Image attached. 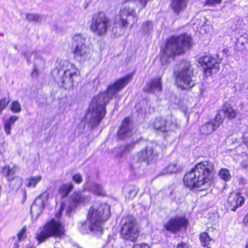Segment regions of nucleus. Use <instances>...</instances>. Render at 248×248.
<instances>
[{
	"mask_svg": "<svg viewBox=\"0 0 248 248\" xmlns=\"http://www.w3.org/2000/svg\"><path fill=\"white\" fill-rule=\"evenodd\" d=\"M111 216L110 207L106 203H101L97 206H91L86 215V221L91 232L103 233V225Z\"/></svg>",
	"mask_w": 248,
	"mask_h": 248,
	"instance_id": "5",
	"label": "nucleus"
},
{
	"mask_svg": "<svg viewBox=\"0 0 248 248\" xmlns=\"http://www.w3.org/2000/svg\"><path fill=\"white\" fill-rule=\"evenodd\" d=\"M193 45L191 36L186 33L169 37L165 45L160 47L159 60L161 64H168L170 58L174 59L176 56L184 54L186 50L192 47Z\"/></svg>",
	"mask_w": 248,
	"mask_h": 248,
	"instance_id": "3",
	"label": "nucleus"
},
{
	"mask_svg": "<svg viewBox=\"0 0 248 248\" xmlns=\"http://www.w3.org/2000/svg\"><path fill=\"white\" fill-rule=\"evenodd\" d=\"M223 121L224 119L220 113H217L214 119L211 120L200 127V131L201 134L206 136L212 134L216 129L223 124Z\"/></svg>",
	"mask_w": 248,
	"mask_h": 248,
	"instance_id": "14",
	"label": "nucleus"
},
{
	"mask_svg": "<svg viewBox=\"0 0 248 248\" xmlns=\"http://www.w3.org/2000/svg\"><path fill=\"white\" fill-rule=\"evenodd\" d=\"M163 91L162 77L159 76L151 79L147 83L144 91L147 93H155V92H161Z\"/></svg>",
	"mask_w": 248,
	"mask_h": 248,
	"instance_id": "17",
	"label": "nucleus"
},
{
	"mask_svg": "<svg viewBox=\"0 0 248 248\" xmlns=\"http://www.w3.org/2000/svg\"><path fill=\"white\" fill-rule=\"evenodd\" d=\"M26 227L23 226L17 234V241H16L12 248H19V242L26 237Z\"/></svg>",
	"mask_w": 248,
	"mask_h": 248,
	"instance_id": "26",
	"label": "nucleus"
},
{
	"mask_svg": "<svg viewBox=\"0 0 248 248\" xmlns=\"http://www.w3.org/2000/svg\"><path fill=\"white\" fill-rule=\"evenodd\" d=\"M84 201V198L79 191H75L70 197V205L69 207L76 208L77 206Z\"/></svg>",
	"mask_w": 248,
	"mask_h": 248,
	"instance_id": "20",
	"label": "nucleus"
},
{
	"mask_svg": "<svg viewBox=\"0 0 248 248\" xmlns=\"http://www.w3.org/2000/svg\"><path fill=\"white\" fill-rule=\"evenodd\" d=\"M42 177L41 175L31 176L28 178L26 180L25 186L27 187L34 188L38 183L41 181Z\"/></svg>",
	"mask_w": 248,
	"mask_h": 248,
	"instance_id": "25",
	"label": "nucleus"
},
{
	"mask_svg": "<svg viewBox=\"0 0 248 248\" xmlns=\"http://www.w3.org/2000/svg\"><path fill=\"white\" fill-rule=\"evenodd\" d=\"M130 123V119L129 117H125L123 120L117 132V135L120 139H124L132 131V128L129 125Z\"/></svg>",
	"mask_w": 248,
	"mask_h": 248,
	"instance_id": "18",
	"label": "nucleus"
},
{
	"mask_svg": "<svg viewBox=\"0 0 248 248\" xmlns=\"http://www.w3.org/2000/svg\"><path fill=\"white\" fill-rule=\"evenodd\" d=\"M65 230L62 222L51 219L46 223L37 233L35 238L41 244L49 237L61 238L64 235Z\"/></svg>",
	"mask_w": 248,
	"mask_h": 248,
	"instance_id": "8",
	"label": "nucleus"
},
{
	"mask_svg": "<svg viewBox=\"0 0 248 248\" xmlns=\"http://www.w3.org/2000/svg\"><path fill=\"white\" fill-rule=\"evenodd\" d=\"M222 111L225 116L229 119H231L232 118V107L230 105L225 103L223 106Z\"/></svg>",
	"mask_w": 248,
	"mask_h": 248,
	"instance_id": "29",
	"label": "nucleus"
},
{
	"mask_svg": "<svg viewBox=\"0 0 248 248\" xmlns=\"http://www.w3.org/2000/svg\"><path fill=\"white\" fill-rule=\"evenodd\" d=\"M222 0H206L205 3L209 6H214L221 3Z\"/></svg>",
	"mask_w": 248,
	"mask_h": 248,
	"instance_id": "36",
	"label": "nucleus"
},
{
	"mask_svg": "<svg viewBox=\"0 0 248 248\" xmlns=\"http://www.w3.org/2000/svg\"><path fill=\"white\" fill-rule=\"evenodd\" d=\"M198 62L202 69L203 75L208 77H212L219 72L221 59L210 53H205L204 55L199 58Z\"/></svg>",
	"mask_w": 248,
	"mask_h": 248,
	"instance_id": "11",
	"label": "nucleus"
},
{
	"mask_svg": "<svg viewBox=\"0 0 248 248\" xmlns=\"http://www.w3.org/2000/svg\"><path fill=\"white\" fill-rule=\"evenodd\" d=\"M216 174L213 162L208 160L200 161L185 174L183 182L190 190L203 191L213 183Z\"/></svg>",
	"mask_w": 248,
	"mask_h": 248,
	"instance_id": "2",
	"label": "nucleus"
},
{
	"mask_svg": "<svg viewBox=\"0 0 248 248\" xmlns=\"http://www.w3.org/2000/svg\"><path fill=\"white\" fill-rule=\"evenodd\" d=\"M245 248H248V242L247 243V244L245 246Z\"/></svg>",
	"mask_w": 248,
	"mask_h": 248,
	"instance_id": "45",
	"label": "nucleus"
},
{
	"mask_svg": "<svg viewBox=\"0 0 248 248\" xmlns=\"http://www.w3.org/2000/svg\"><path fill=\"white\" fill-rule=\"evenodd\" d=\"M243 127H244V128H247V130H248V126L247 125H243ZM243 138H244V139L245 140V142L246 143V144L248 146V136L247 135V134L245 133L244 135H243Z\"/></svg>",
	"mask_w": 248,
	"mask_h": 248,
	"instance_id": "39",
	"label": "nucleus"
},
{
	"mask_svg": "<svg viewBox=\"0 0 248 248\" xmlns=\"http://www.w3.org/2000/svg\"><path fill=\"white\" fill-rule=\"evenodd\" d=\"M72 178V180L77 184H79L82 182V175L79 173L73 175Z\"/></svg>",
	"mask_w": 248,
	"mask_h": 248,
	"instance_id": "35",
	"label": "nucleus"
},
{
	"mask_svg": "<svg viewBox=\"0 0 248 248\" xmlns=\"http://www.w3.org/2000/svg\"><path fill=\"white\" fill-rule=\"evenodd\" d=\"M177 166L174 164H169L166 168V172L168 173H173L177 171Z\"/></svg>",
	"mask_w": 248,
	"mask_h": 248,
	"instance_id": "33",
	"label": "nucleus"
},
{
	"mask_svg": "<svg viewBox=\"0 0 248 248\" xmlns=\"http://www.w3.org/2000/svg\"><path fill=\"white\" fill-rule=\"evenodd\" d=\"M10 102L9 98L4 97L0 99V113L7 107Z\"/></svg>",
	"mask_w": 248,
	"mask_h": 248,
	"instance_id": "32",
	"label": "nucleus"
},
{
	"mask_svg": "<svg viewBox=\"0 0 248 248\" xmlns=\"http://www.w3.org/2000/svg\"><path fill=\"white\" fill-rule=\"evenodd\" d=\"M74 189V185L72 183H63L58 189V193L62 198L67 197Z\"/></svg>",
	"mask_w": 248,
	"mask_h": 248,
	"instance_id": "22",
	"label": "nucleus"
},
{
	"mask_svg": "<svg viewBox=\"0 0 248 248\" xmlns=\"http://www.w3.org/2000/svg\"><path fill=\"white\" fill-rule=\"evenodd\" d=\"M176 248H189V247L185 242L181 241L177 244Z\"/></svg>",
	"mask_w": 248,
	"mask_h": 248,
	"instance_id": "38",
	"label": "nucleus"
},
{
	"mask_svg": "<svg viewBox=\"0 0 248 248\" xmlns=\"http://www.w3.org/2000/svg\"><path fill=\"white\" fill-rule=\"evenodd\" d=\"M242 38H243V36H240V38L238 39V40L239 41V40H240H240H242Z\"/></svg>",
	"mask_w": 248,
	"mask_h": 248,
	"instance_id": "47",
	"label": "nucleus"
},
{
	"mask_svg": "<svg viewBox=\"0 0 248 248\" xmlns=\"http://www.w3.org/2000/svg\"><path fill=\"white\" fill-rule=\"evenodd\" d=\"M138 160L139 162L153 160L156 158L158 154L154 152L153 147H146L137 153Z\"/></svg>",
	"mask_w": 248,
	"mask_h": 248,
	"instance_id": "16",
	"label": "nucleus"
},
{
	"mask_svg": "<svg viewBox=\"0 0 248 248\" xmlns=\"http://www.w3.org/2000/svg\"><path fill=\"white\" fill-rule=\"evenodd\" d=\"M133 74L128 73L116 80L108 86L107 89L94 96L91 102L92 111L95 116L92 119V127L97 126L107 113L106 106L112 98V96L124 89L132 79Z\"/></svg>",
	"mask_w": 248,
	"mask_h": 248,
	"instance_id": "1",
	"label": "nucleus"
},
{
	"mask_svg": "<svg viewBox=\"0 0 248 248\" xmlns=\"http://www.w3.org/2000/svg\"><path fill=\"white\" fill-rule=\"evenodd\" d=\"M38 74H39V72H38V69H37L36 67H34L32 72H31V75L32 77H37L38 76Z\"/></svg>",
	"mask_w": 248,
	"mask_h": 248,
	"instance_id": "40",
	"label": "nucleus"
},
{
	"mask_svg": "<svg viewBox=\"0 0 248 248\" xmlns=\"http://www.w3.org/2000/svg\"><path fill=\"white\" fill-rule=\"evenodd\" d=\"M15 173V170L11 168L8 165H6L1 169L2 174L3 176L6 177L7 181L10 182H11L15 178L16 176H14Z\"/></svg>",
	"mask_w": 248,
	"mask_h": 248,
	"instance_id": "23",
	"label": "nucleus"
},
{
	"mask_svg": "<svg viewBox=\"0 0 248 248\" xmlns=\"http://www.w3.org/2000/svg\"><path fill=\"white\" fill-rule=\"evenodd\" d=\"M199 240L201 246L203 248H213L211 244L215 242V240L207 232H202L199 235Z\"/></svg>",
	"mask_w": 248,
	"mask_h": 248,
	"instance_id": "19",
	"label": "nucleus"
},
{
	"mask_svg": "<svg viewBox=\"0 0 248 248\" xmlns=\"http://www.w3.org/2000/svg\"><path fill=\"white\" fill-rule=\"evenodd\" d=\"M235 200V205L233 206V212L241 207L245 203V199L244 197L239 194H235V197L233 198Z\"/></svg>",
	"mask_w": 248,
	"mask_h": 248,
	"instance_id": "27",
	"label": "nucleus"
},
{
	"mask_svg": "<svg viewBox=\"0 0 248 248\" xmlns=\"http://www.w3.org/2000/svg\"><path fill=\"white\" fill-rule=\"evenodd\" d=\"M189 224V219L185 215H176L170 217L163 227L166 231L176 234L182 231H186Z\"/></svg>",
	"mask_w": 248,
	"mask_h": 248,
	"instance_id": "13",
	"label": "nucleus"
},
{
	"mask_svg": "<svg viewBox=\"0 0 248 248\" xmlns=\"http://www.w3.org/2000/svg\"><path fill=\"white\" fill-rule=\"evenodd\" d=\"M244 221L246 223L248 222V214L246 215V216L244 217Z\"/></svg>",
	"mask_w": 248,
	"mask_h": 248,
	"instance_id": "43",
	"label": "nucleus"
},
{
	"mask_svg": "<svg viewBox=\"0 0 248 248\" xmlns=\"http://www.w3.org/2000/svg\"><path fill=\"white\" fill-rule=\"evenodd\" d=\"M141 233V228L137 219L129 216L125 217L119 229L120 238L123 241L136 243Z\"/></svg>",
	"mask_w": 248,
	"mask_h": 248,
	"instance_id": "7",
	"label": "nucleus"
},
{
	"mask_svg": "<svg viewBox=\"0 0 248 248\" xmlns=\"http://www.w3.org/2000/svg\"><path fill=\"white\" fill-rule=\"evenodd\" d=\"M93 187V191L96 195L101 197H105L107 196L106 192L100 185L98 184H94Z\"/></svg>",
	"mask_w": 248,
	"mask_h": 248,
	"instance_id": "28",
	"label": "nucleus"
},
{
	"mask_svg": "<svg viewBox=\"0 0 248 248\" xmlns=\"http://www.w3.org/2000/svg\"><path fill=\"white\" fill-rule=\"evenodd\" d=\"M27 248H33L32 247H28Z\"/></svg>",
	"mask_w": 248,
	"mask_h": 248,
	"instance_id": "49",
	"label": "nucleus"
},
{
	"mask_svg": "<svg viewBox=\"0 0 248 248\" xmlns=\"http://www.w3.org/2000/svg\"><path fill=\"white\" fill-rule=\"evenodd\" d=\"M233 118H234V117H235V112L234 111H233Z\"/></svg>",
	"mask_w": 248,
	"mask_h": 248,
	"instance_id": "48",
	"label": "nucleus"
},
{
	"mask_svg": "<svg viewBox=\"0 0 248 248\" xmlns=\"http://www.w3.org/2000/svg\"><path fill=\"white\" fill-rule=\"evenodd\" d=\"M71 52L74 58L78 59L80 62H84L90 57L91 49L81 34H76L73 37Z\"/></svg>",
	"mask_w": 248,
	"mask_h": 248,
	"instance_id": "12",
	"label": "nucleus"
},
{
	"mask_svg": "<svg viewBox=\"0 0 248 248\" xmlns=\"http://www.w3.org/2000/svg\"><path fill=\"white\" fill-rule=\"evenodd\" d=\"M130 0H125L124 2H128V1H130Z\"/></svg>",
	"mask_w": 248,
	"mask_h": 248,
	"instance_id": "46",
	"label": "nucleus"
},
{
	"mask_svg": "<svg viewBox=\"0 0 248 248\" xmlns=\"http://www.w3.org/2000/svg\"><path fill=\"white\" fill-rule=\"evenodd\" d=\"M186 3L185 0H171L170 7L174 12L177 15L183 11L186 7Z\"/></svg>",
	"mask_w": 248,
	"mask_h": 248,
	"instance_id": "21",
	"label": "nucleus"
},
{
	"mask_svg": "<svg viewBox=\"0 0 248 248\" xmlns=\"http://www.w3.org/2000/svg\"><path fill=\"white\" fill-rule=\"evenodd\" d=\"M53 79L65 89L74 87L81 79L80 70L74 63L66 60H61L51 72Z\"/></svg>",
	"mask_w": 248,
	"mask_h": 248,
	"instance_id": "4",
	"label": "nucleus"
},
{
	"mask_svg": "<svg viewBox=\"0 0 248 248\" xmlns=\"http://www.w3.org/2000/svg\"><path fill=\"white\" fill-rule=\"evenodd\" d=\"M173 124L172 121H168L161 116L155 118L151 124V125L155 130L164 133L172 131L171 125Z\"/></svg>",
	"mask_w": 248,
	"mask_h": 248,
	"instance_id": "15",
	"label": "nucleus"
},
{
	"mask_svg": "<svg viewBox=\"0 0 248 248\" xmlns=\"http://www.w3.org/2000/svg\"><path fill=\"white\" fill-rule=\"evenodd\" d=\"M131 147V148H134V145H127L125 146L124 147V150L126 151L127 150H129V148L130 147Z\"/></svg>",
	"mask_w": 248,
	"mask_h": 248,
	"instance_id": "41",
	"label": "nucleus"
},
{
	"mask_svg": "<svg viewBox=\"0 0 248 248\" xmlns=\"http://www.w3.org/2000/svg\"><path fill=\"white\" fill-rule=\"evenodd\" d=\"M26 18L29 21H38L40 16L35 14H29L27 15Z\"/></svg>",
	"mask_w": 248,
	"mask_h": 248,
	"instance_id": "34",
	"label": "nucleus"
},
{
	"mask_svg": "<svg viewBox=\"0 0 248 248\" xmlns=\"http://www.w3.org/2000/svg\"><path fill=\"white\" fill-rule=\"evenodd\" d=\"M132 248H151L149 245L144 243L140 244H135Z\"/></svg>",
	"mask_w": 248,
	"mask_h": 248,
	"instance_id": "37",
	"label": "nucleus"
},
{
	"mask_svg": "<svg viewBox=\"0 0 248 248\" xmlns=\"http://www.w3.org/2000/svg\"><path fill=\"white\" fill-rule=\"evenodd\" d=\"M10 107L11 111L14 113H18L21 110L20 104L17 100L13 101Z\"/></svg>",
	"mask_w": 248,
	"mask_h": 248,
	"instance_id": "31",
	"label": "nucleus"
},
{
	"mask_svg": "<svg viewBox=\"0 0 248 248\" xmlns=\"http://www.w3.org/2000/svg\"><path fill=\"white\" fill-rule=\"evenodd\" d=\"M110 26V20L104 12H98L93 15L90 30L95 35L99 37L106 36Z\"/></svg>",
	"mask_w": 248,
	"mask_h": 248,
	"instance_id": "9",
	"label": "nucleus"
},
{
	"mask_svg": "<svg viewBox=\"0 0 248 248\" xmlns=\"http://www.w3.org/2000/svg\"><path fill=\"white\" fill-rule=\"evenodd\" d=\"M18 119V117L16 115H13L6 120L4 124V129L7 135L11 134L12 125Z\"/></svg>",
	"mask_w": 248,
	"mask_h": 248,
	"instance_id": "24",
	"label": "nucleus"
},
{
	"mask_svg": "<svg viewBox=\"0 0 248 248\" xmlns=\"http://www.w3.org/2000/svg\"><path fill=\"white\" fill-rule=\"evenodd\" d=\"M193 76V71L190 63L186 62L184 66L175 73V84L182 90H188L195 85Z\"/></svg>",
	"mask_w": 248,
	"mask_h": 248,
	"instance_id": "10",
	"label": "nucleus"
},
{
	"mask_svg": "<svg viewBox=\"0 0 248 248\" xmlns=\"http://www.w3.org/2000/svg\"><path fill=\"white\" fill-rule=\"evenodd\" d=\"M86 221H84L81 223V229L83 230L86 228Z\"/></svg>",
	"mask_w": 248,
	"mask_h": 248,
	"instance_id": "42",
	"label": "nucleus"
},
{
	"mask_svg": "<svg viewBox=\"0 0 248 248\" xmlns=\"http://www.w3.org/2000/svg\"><path fill=\"white\" fill-rule=\"evenodd\" d=\"M219 175L225 181H227L231 179L229 171L226 169H221L219 172Z\"/></svg>",
	"mask_w": 248,
	"mask_h": 248,
	"instance_id": "30",
	"label": "nucleus"
},
{
	"mask_svg": "<svg viewBox=\"0 0 248 248\" xmlns=\"http://www.w3.org/2000/svg\"><path fill=\"white\" fill-rule=\"evenodd\" d=\"M146 3H147V1H146V0H145V2H144V5H143V6H146Z\"/></svg>",
	"mask_w": 248,
	"mask_h": 248,
	"instance_id": "44",
	"label": "nucleus"
},
{
	"mask_svg": "<svg viewBox=\"0 0 248 248\" xmlns=\"http://www.w3.org/2000/svg\"><path fill=\"white\" fill-rule=\"evenodd\" d=\"M132 17L133 23L130 25V28L137 23L138 18L134 9H129L128 7H124L120 9L117 18L113 23L111 28V32L114 37H118L123 35L129 25L128 17Z\"/></svg>",
	"mask_w": 248,
	"mask_h": 248,
	"instance_id": "6",
	"label": "nucleus"
}]
</instances>
